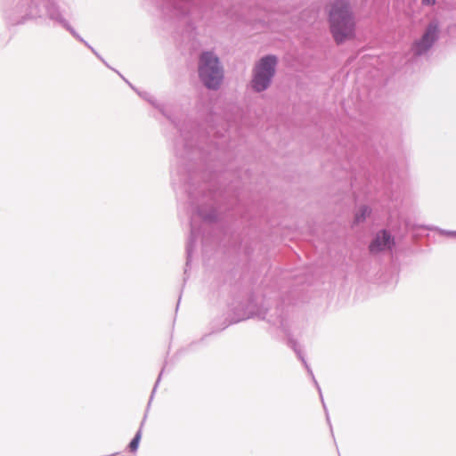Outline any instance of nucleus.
Segmentation results:
<instances>
[{
  "instance_id": "obj_1",
  "label": "nucleus",
  "mask_w": 456,
  "mask_h": 456,
  "mask_svg": "<svg viewBox=\"0 0 456 456\" xmlns=\"http://www.w3.org/2000/svg\"><path fill=\"white\" fill-rule=\"evenodd\" d=\"M325 10L330 32L338 45L355 37V17L347 0H333Z\"/></svg>"
},
{
  "instance_id": "obj_2",
  "label": "nucleus",
  "mask_w": 456,
  "mask_h": 456,
  "mask_svg": "<svg viewBox=\"0 0 456 456\" xmlns=\"http://www.w3.org/2000/svg\"><path fill=\"white\" fill-rule=\"evenodd\" d=\"M199 75L208 89L219 88L223 82L224 70L218 57L211 52L203 53L200 57Z\"/></svg>"
},
{
  "instance_id": "obj_3",
  "label": "nucleus",
  "mask_w": 456,
  "mask_h": 456,
  "mask_svg": "<svg viewBox=\"0 0 456 456\" xmlns=\"http://www.w3.org/2000/svg\"><path fill=\"white\" fill-rule=\"evenodd\" d=\"M276 63L277 59L273 55L259 60L254 68L253 77L250 82L254 91L262 92L268 88L275 73Z\"/></svg>"
},
{
  "instance_id": "obj_4",
  "label": "nucleus",
  "mask_w": 456,
  "mask_h": 456,
  "mask_svg": "<svg viewBox=\"0 0 456 456\" xmlns=\"http://www.w3.org/2000/svg\"><path fill=\"white\" fill-rule=\"evenodd\" d=\"M438 26L436 23H430L423 36L416 40L411 45V52L415 56H420L426 53L434 45L438 36Z\"/></svg>"
},
{
  "instance_id": "obj_5",
  "label": "nucleus",
  "mask_w": 456,
  "mask_h": 456,
  "mask_svg": "<svg viewBox=\"0 0 456 456\" xmlns=\"http://www.w3.org/2000/svg\"><path fill=\"white\" fill-rule=\"evenodd\" d=\"M395 245V240L391 234L383 230L379 232L373 240L370 242L369 248L373 254L391 249Z\"/></svg>"
},
{
  "instance_id": "obj_6",
  "label": "nucleus",
  "mask_w": 456,
  "mask_h": 456,
  "mask_svg": "<svg viewBox=\"0 0 456 456\" xmlns=\"http://www.w3.org/2000/svg\"><path fill=\"white\" fill-rule=\"evenodd\" d=\"M141 440V431H138L134 439L129 444V448L131 452H135L138 448L139 443Z\"/></svg>"
},
{
  "instance_id": "obj_7",
  "label": "nucleus",
  "mask_w": 456,
  "mask_h": 456,
  "mask_svg": "<svg viewBox=\"0 0 456 456\" xmlns=\"http://www.w3.org/2000/svg\"><path fill=\"white\" fill-rule=\"evenodd\" d=\"M436 0H421L423 5H434Z\"/></svg>"
}]
</instances>
